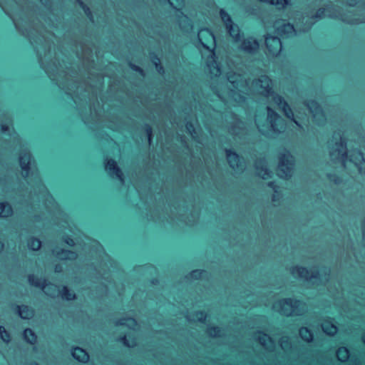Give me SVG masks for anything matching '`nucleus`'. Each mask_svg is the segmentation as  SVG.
I'll use <instances>...</instances> for the list:
<instances>
[{
    "instance_id": "nucleus-43",
    "label": "nucleus",
    "mask_w": 365,
    "mask_h": 365,
    "mask_svg": "<svg viewBox=\"0 0 365 365\" xmlns=\"http://www.w3.org/2000/svg\"><path fill=\"white\" fill-rule=\"evenodd\" d=\"M257 169L260 172H263L264 173V175H269V170L267 167L262 166V167L257 168Z\"/></svg>"
},
{
    "instance_id": "nucleus-16",
    "label": "nucleus",
    "mask_w": 365,
    "mask_h": 365,
    "mask_svg": "<svg viewBox=\"0 0 365 365\" xmlns=\"http://www.w3.org/2000/svg\"><path fill=\"white\" fill-rule=\"evenodd\" d=\"M22 338L24 341L30 345H35L37 342V335L35 331L30 328H25L22 332Z\"/></svg>"
},
{
    "instance_id": "nucleus-10",
    "label": "nucleus",
    "mask_w": 365,
    "mask_h": 365,
    "mask_svg": "<svg viewBox=\"0 0 365 365\" xmlns=\"http://www.w3.org/2000/svg\"><path fill=\"white\" fill-rule=\"evenodd\" d=\"M266 40H271L274 45H268L269 52L272 55H277L281 51L282 41L281 38L276 35H267Z\"/></svg>"
},
{
    "instance_id": "nucleus-3",
    "label": "nucleus",
    "mask_w": 365,
    "mask_h": 365,
    "mask_svg": "<svg viewBox=\"0 0 365 365\" xmlns=\"http://www.w3.org/2000/svg\"><path fill=\"white\" fill-rule=\"evenodd\" d=\"M103 163L105 171L111 179L116 180L121 183L124 182L122 169L114 158H106L103 160Z\"/></svg>"
},
{
    "instance_id": "nucleus-42",
    "label": "nucleus",
    "mask_w": 365,
    "mask_h": 365,
    "mask_svg": "<svg viewBox=\"0 0 365 365\" xmlns=\"http://www.w3.org/2000/svg\"><path fill=\"white\" fill-rule=\"evenodd\" d=\"M261 88L263 89V91L269 94L273 92L272 88L270 86L267 85L265 86H261Z\"/></svg>"
},
{
    "instance_id": "nucleus-32",
    "label": "nucleus",
    "mask_w": 365,
    "mask_h": 365,
    "mask_svg": "<svg viewBox=\"0 0 365 365\" xmlns=\"http://www.w3.org/2000/svg\"><path fill=\"white\" fill-rule=\"evenodd\" d=\"M325 8L324 7H320L319 8L316 13L312 15V19L314 20H320L322 19L324 17L325 14Z\"/></svg>"
},
{
    "instance_id": "nucleus-2",
    "label": "nucleus",
    "mask_w": 365,
    "mask_h": 365,
    "mask_svg": "<svg viewBox=\"0 0 365 365\" xmlns=\"http://www.w3.org/2000/svg\"><path fill=\"white\" fill-rule=\"evenodd\" d=\"M302 304V300L293 297H286L278 301L279 312L287 317L298 315L297 310Z\"/></svg>"
},
{
    "instance_id": "nucleus-37",
    "label": "nucleus",
    "mask_w": 365,
    "mask_h": 365,
    "mask_svg": "<svg viewBox=\"0 0 365 365\" xmlns=\"http://www.w3.org/2000/svg\"><path fill=\"white\" fill-rule=\"evenodd\" d=\"M267 187L272 189L274 192H278L279 185L275 181H269L267 182Z\"/></svg>"
},
{
    "instance_id": "nucleus-17",
    "label": "nucleus",
    "mask_w": 365,
    "mask_h": 365,
    "mask_svg": "<svg viewBox=\"0 0 365 365\" xmlns=\"http://www.w3.org/2000/svg\"><path fill=\"white\" fill-rule=\"evenodd\" d=\"M42 246V242L38 237L30 236L27 238L28 249L32 252H38Z\"/></svg>"
},
{
    "instance_id": "nucleus-22",
    "label": "nucleus",
    "mask_w": 365,
    "mask_h": 365,
    "mask_svg": "<svg viewBox=\"0 0 365 365\" xmlns=\"http://www.w3.org/2000/svg\"><path fill=\"white\" fill-rule=\"evenodd\" d=\"M56 255L61 259L66 260L70 259V257H76V253L71 250L62 248L56 252Z\"/></svg>"
},
{
    "instance_id": "nucleus-55",
    "label": "nucleus",
    "mask_w": 365,
    "mask_h": 365,
    "mask_svg": "<svg viewBox=\"0 0 365 365\" xmlns=\"http://www.w3.org/2000/svg\"><path fill=\"white\" fill-rule=\"evenodd\" d=\"M313 25H314V22H311V23H309V26H313Z\"/></svg>"
},
{
    "instance_id": "nucleus-9",
    "label": "nucleus",
    "mask_w": 365,
    "mask_h": 365,
    "mask_svg": "<svg viewBox=\"0 0 365 365\" xmlns=\"http://www.w3.org/2000/svg\"><path fill=\"white\" fill-rule=\"evenodd\" d=\"M31 158L30 153L26 151L23 155H20L18 158L20 168L25 177L28 176L31 171Z\"/></svg>"
},
{
    "instance_id": "nucleus-50",
    "label": "nucleus",
    "mask_w": 365,
    "mask_h": 365,
    "mask_svg": "<svg viewBox=\"0 0 365 365\" xmlns=\"http://www.w3.org/2000/svg\"><path fill=\"white\" fill-rule=\"evenodd\" d=\"M283 343L284 344L285 346H287L289 344V341L288 340L284 341Z\"/></svg>"
},
{
    "instance_id": "nucleus-13",
    "label": "nucleus",
    "mask_w": 365,
    "mask_h": 365,
    "mask_svg": "<svg viewBox=\"0 0 365 365\" xmlns=\"http://www.w3.org/2000/svg\"><path fill=\"white\" fill-rule=\"evenodd\" d=\"M29 284L32 287L39 289H44L48 284V280L46 278H40L34 274H30L27 277Z\"/></svg>"
},
{
    "instance_id": "nucleus-5",
    "label": "nucleus",
    "mask_w": 365,
    "mask_h": 365,
    "mask_svg": "<svg viewBox=\"0 0 365 365\" xmlns=\"http://www.w3.org/2000/svg\"><path fill=\"white\" fill-rule=\"evenodd\" d=\"M273 100L274 102L278 105L279 108L284 113L287 118L292 120L297 125H299L298 121L294 118L293 110L287 101L284 98V97L280 95H276Z\"/></svg>"
},
{
    "instance_id": "nucleus-40",
    "label": "nucleus",
    "mask_w": 365,
    "mask_h": 365,
    "mask_svg": "<svg viewBox=\"0 0 365 365\" xmlns=\"http://www.w3.org/2000/svg\"><path fill=\"white\" fill-rule=\"evenodd\" d=\"M337 353L339 354L344 355V356H346L349 354V349L346 346H341L339 348Z\"/></svg>"
},
{
    "instance_id": "nucleus-44",
    "label": "nucleus",
    "mask_w": 365,
    "mask_h": 365,
    "mask_svg": "<svg viewBox=\"0 0 365 365\" xmlns=\"http://www.w3.org/2000/svg\"><path fill=\"white\" fill-rule=\"evenodd\" d=\"M54 272L56 273H61L62 272V266L59 264H57L54 267Z\"/></svg>"
},
{
    "instance_id": "nucleus-24",
    "label": "nucleus",
    "mask_w": 365,
    "mask_h": 365,
    "mask_svg": "<svg viewBox=\"0 0 365 365\" xmlns=\"http://www.w3.org/2000/svg\"><path fill=\"white\" fill-rule=\"evenodd\" d=\"M142 135L143 136H145L147 138H148V140L149 143L151 142L152 139H153V128L152 126L148 124V123H145L143 128H142Z\"/></svg>"
},
{
    "instance_id": "nucleus-52",
    "label": "nucleus",
    "mask_w": 365,
    "mask_h": 365,
    "mask_svg": "<svg viewBox=\"0 0 365 365\" xmlns=\"http://www.w3.org/2000/svg\"><path fill=\"white\" fill-rule=\"evenodd\" d=\"M31 365H40L38 362L34 361Z\"/></svg>"
},
{
    "instance_id": "nucleus-20",
    "label": "nucleus",
    "mask_w": 365,
    "mask_h": 365,
    "mask_svg": "<svg viewBox=\"0 0 365 365\" xmlns=\"http://www.w3.org/2000/svg\"><path fill=\"white\" fill-rule=\"evenodd\" d=\"M207 274V270L204 269H195L190 272L186 276V278L193 280H199L203 278Z\"/></svg>"
},
{
    "instance_id": "nucleus-58",
    "label": "nucleus",
    "mask_w": 365,
    "mask_h": 365,
    "mask_svg": "<svg viewBox=\"0 0 365 365\" xmlns=\"http://www.w3.org/2000/svg\"><path fill=\"white\" fill-rule=\"evenodd\" d=\"M351 2L356 1V0H350Z\"/></svg>"
},
{
    "instance_id": "nucleus-33",
    "label": "nucleus",
    "mask_w": 365,
    "mask_h": 365,
    "mask_svg": "<svg viewBox=\"0 0 365 365\" xmlns=\"http://www.w3.org/2000/svg\"><path fill=\"white\" fill-rule=\"evenodd\" d=\"M128 66L133 71L140 74L142 76H145V71L140 66L135 65L132 62L128 63Z\"/></svg>"
},
{
    "instance_id": "nucleus-29",
    "label": "nucleus",
    "mask_w": 365,
    "mask_h": 365,
    "mask_svg": "<svg viewBox=\"0 0 365 365\" xmlns=\"http://www.w3.org/2000/svg\"><path fill=\"white\" fill-rule=\"evenodd\" d=\"M206 333L210 336H220L221 333V328L215 325L210 326L207 329Z\"/></svg>"
},
{
    "instance_id": "nucleus-18",
    "label": "nucleus",
    "mask_w": 365,
    "mask_h": 365,
    "mask_svg": "<svg viewBox=\"0 0 365 365\" xmlns=\"http://www.w3.org/2000/svg\"><path fill=\"white\" fill-rule=\"evenodd\" d=\"M14 212L11 204L7 201L0 202V217L6 218L12 215Z\"/></svg>"
},
{
    "instance_id": "nucleus-45",
    "label": "nucleus",
    "mask_w": 365,
    "mask_h": 365,
    "mask_svg": "<svg viewBox=\"0 0 365 365\" xmlns=\"http://www.w3.org/2000/svg\"><path fill=\"white\" fill-rule=\"evenodd\" d=\"M150 283L152 285H157L159 283V280L158 278L153 277V278L150 279Z\"/></svg>"
},
{
    "instance_id": "nucleus-41",
    "label": "nucleus",
    "mask_w": 365,
    "mask_h": 365,
    "mask_svg": "<svg viewBox=\"0 0 365 365\" xmlns=\"http://www.w3.org/2000/svg\"><path fill=\"white\" fill-rule=\"evenodd\" d=\"M0 130L3 133H6L10 130V127L7 123H1L0 125Z\"/></svg>"
},
{
    "instance_id": "nucleus-38",
    "label": "nucleus",
    "mask_w": 365,
    "mask_h": 365,
    "mask_svg": "<svg viewBox=\"0 0 365 365\" xmlns=\"http://www.w3.org/2000/svg\"><path fill=\"white\" fill-rule=\"evenodd\" d=\"M62 241L63 243L66 244L70 247L74 245V240L71 236L66 235L65 237L63 238Z\"/></svg>"
},
{
    "instance_id": "nucleus-8",
    "label": "nucleus",
    "mask_w": 365,
    "mask_h": 365,
    "mask_svg": "<svg viewBox=\"0 0 365 365\" xmlns=\"http://www.w3.org/2000/svg\"><path fill=\"white\" fill-rule=\"evenodd\" d=\"M71 353L73 359L79 363L86 364L89 361L90 356L88 351L79 346H73Z\"/></svg>"
},
{
    "instance_id": "nucleus-39",
    "label": "nucleus",
    "mask_w": 365,
    "mask_h": 365,
    "mask_svg": "<svg viewBox=\"0 0 365 365\" xmlns=\"http://www.w3.org/2000/svg\"><path fill=\"white\" fill-rule=\"evenodd\" d=\"M185 127L190 134L192 135L193 133H195V127L192 122H187Z\"/></svg>"
},
{
    "instance_id": "nucleus-31",
    "label": "nucleus",
    "mask_w": 365,
    "mask_h": 365,
    "mask_svg": "<svg viewBox=\"0 0 365 365\" xmlns=\"http://www.w3.org/2000/svg\"><path fill=\"white\" fill-rule=\"evenodd\" d=\"M116 341H117L118 342H119V343L122 344H123V345H124L125 346H126V347H129V348H130V347H133V346L135 345V344H134V343H133V345H130V344L129 341H128V339L127 336H126V334H123L120 335V336L117 338Z\"/></svg>"
},
{
    "instance_id": "nucleus-12",
    "label": "nucleus",
    "mask_w": 365,
    "mask_h": 365,
    "mask_svg": "<svg viewBox=\"0 0 365 365\" xmlns=\"http://www.w3.org/2000/svg\"><path fill=\"white\" fill-rule=\"evenodd\" d=\"M13 310L14 313L17 314L23 319H29L33 314V310L26 304H16Z\"/></svg>"
},
{
    "instance_id": "nucleus-28",
    "label": "nucleus",
    "mask_w": 365,
    "mask_h": 365,
    "mask_svg": "<svg viewBox=\"0 0 365 365\" xmlns=\"http://www.w3.org/2000/svg\"><path fill=\"white\" fill-rule=\"evenodd\" d=\"M267 113H268V115H267L268 120H269L271 124L273 125L274 123H275V121L277 120H278L280 118V116L276 111H274L272 108H271L269 107H267Z\"/></svg>"
},
{
    "instance_id": "nucleus-35",
    "label": "nucleus",
    "mask_w": 365,
    "mask_h": 365,
    "mask_svg": "<svg viewBox=\"0 0 365 365\" xmlns=\"http://www.w3.org/2000/svg\"><path fill=\"white\" fill-rule=\"evenodd\" d=\"M126 321H130L133 323L135 322V319L133 317H123L116 320L115 324L116 326H124Z\"/></svg>"
},
{
    "instance_id": "nucleus-15",
    "label": "nucleus",
    "mask_w": 365,
    "mask_h": 365,
    "mask_svg": "<svg viewBox=\"0 0 365 365\" xmlns=\"http://www.w3.org/2000/svg\"><path fill=\"white\" fill-rule=\"evenodd\" d=\"M276 31L281 37H287L295 31V27L292 23L286 22L278 27Z\"/></svg>"
},
{
    "instance_id": "nucleus-27",
    "label": "nucleus",
    "mask_w": 365,
    "mask_h": 365,
    "mask_svg": "<svg viewBox=\"0 0 365 365\" xmlns=\"http://www.w3.org/2000/svg\"><path fill=\"white\" fill-rule=\"evenodd\" d=\"M76 1L79 5V6L83 10L86 16L91 19L93 18V14L90 7L87 4H86L83 1V0H76Z\"/></svg>"
},
{
    "instance_id": "nucleus-6",
    "label": "nucleus",
    "mask_w": 365,
    "mask_h": 365,
    "mask_svg": "<svg viewBox=\"0 0 365 365\" xmlns=\"http://www.w3.org/2000/svg\"><path fill=\"white\" fill-rule=\"evenodd\" d=\"M259 46V43L257 39L254 37H250L244 39L240 45V49L246 53H255Z\"/></svg>"
},
{
    "instance_id": "nucleus-1",
    "label": "nucleus",
    "mask_w": 365,
    "mask_h": 365,
    "mask_svg": "<svg viewBox=\"0 0 365 365\" xmlns=\"http://www.w3.org/2000/svg\"><path fill=\"white\" fill-rule=\"evenodd\" d=\"M289 272L294 277H299L307 282H311L313 280L317 281L320 279L318 270H310L307 267L302 265L292 267Z\"/></svg>"
},
{
    "instance_id": "nucleus-14",
    "label": "nucleus",
    "mask_w": 365,
    "mask_h": 365,
    "mask_svg": "<svg viewBox=\"0 0 365 365\" xmlns=\"http://www.w3.org/2000/svg\"><path fill=\"white\" fill-rule=\"evenodd\" d=\"M59 297L64 301L72 302L77 299L76 294L71 290L68 286L63 285L58 291Z\"/></svg>"
},
{
    "instance_id": "nucleus-57",
    "label": "nucleus",
    "mask_w": 365,
    "mask_h": 365,
    "mask_svg": "<svg viewBox=\"0 0 365 365\" xmlns=\"http://www.w3.org/2000/svg\"><path fill=\"white\" fill-rule=\"evenodd\" d=\"M349 6H354V4L350 3V4H349Z\"/></svg>"
},
{
    "instance_id": "nucleus-49",
    "label": "nucleus",
    "mask_w": 365,
    "mask_h": 365,
    "mask_svg": "<svg viewBox=\"0 0 365 365\" xmlns=\"http://www.w3.org/2000/svg\"><path fill=\"white\" fill-rule=\"evenodd\" d=\"M184 140H185V138L182 135H179L178 138V141L182 142Z\"/></svg>"
},
{
    "instance_id": "nucleus-26",
    "label": "nucleus",
    "mask_w": 365,
    "mask_h": 365,
    "mask_svg": "<svg viewBox=\"0 0 365 365\" xmlns=\"http://www.w3.org/2000/svg\"><path fill=\"white\" fill-rule=\"evenodd\" d=\"M336 145L338 148L344 149V150L341 153V157L343 159H346L348 156L347 151L345 150L346 148V142L345 138H341L339 141L336 142Z\"/></svg>"
},
{
    "instance_id": "nucleus-11",
    "label": "nucleus",
    "mask_w": 365,
    "mask_h": 365,
    "mask_svg": "<svg viewBox=\"0 0 365 365\" xmlns=\"http://www.w3.org/2000/svg\"><path fill=\"white\" fill-rule=\"evenodd\" d=\"M225 154L229 161L230 166L232 169H235L237 167H238L239 162L242 158V156L232 148L226 149Z\"/></svg>"
},
{
    "instance_id": "nucleus-53",
    "label": "nucleus",
    "mask_w": 365,
    "mask_h": 365,
    "mask_svg": "<svg viewBox=\"0 0 365 365\" xmlns=\"http://www.w3.org/2000/svg\"><path fill=\"white\" fill-rule=\"evenodd\" d=\"M4 246L2 242L0 240V249L2 248Z\"/></svg>"
},
{
    "instance_id": "nucleus-51",
    "label": "nucleus",
    "mask_w": 365,
    "mask_h": 365,
    "mask_svg": "<svg viewBox=\"0 0 365 365\" xmlns=\"http://www.w3.org/2000/svg\"><path fill=\"white\" fill-rule=\"evenodd\" d=\"M256 83H262V80L260 78H257L255 80Z\"/></svg>"
},
{
    "instance_id": "nucleus-36",
    "label": "nucleus",
    "mask_w": 365,
    "mask_h": 365,
    "mask_svg": "<svg viewBox=\"0 0 365 365\" xmlns=\"http://www.w3.org/2000/svg\"><path fill=\"white\" fill-rule=\"evenodd\" d=\"M307 106L310 109L313 108H314L315 110H317L321 108L319 103L316 100L309 101Z\"/></svg>"
},
{
    "instance_id": "nucleus-21",
    "label": "nucleus",
    "mask_w": 365,
    "mask_h": 365,
    "mask_svg": "<svg viewBox=\"0 0 365 365\" xmlns=\"http://www.w3.org/2000/svg\"><path fill=\"white\" fill-rule=\"evenodd\" d=\"M299 334L302 339L306 343H311L313 340V333L312 330L307 327H302L299 329Z\"/></svg>"
},
{
    "instance_id": "nucleus-19",
    "label": "nucleus",
    "mask_w": 365,
    "mask_h": 365,
    "mask_svg": "<svg viewBox=\"0 0 365 365\" xmlns=\"http://www.w3.org/2000/svg\"><path fill=\"white\" fill-rule=\"evenodd\" d=\"M337 329L338 328L336 325L333 323L331 319L326 320L324 326L323 327V331L327 335L334 336L336 334Z\"/></svg>"
},
{
    "instance_id": "nucleus-30",
    "label": "nucleus",
    "mask_w": 365,
    "mask_h": 365,
    "mask_svg": "<svg viewBox=\"0 0 365 365\" xmlns=\"http://www.w3.org/2000/svg\"><path fill=\"white\" fill-rule=\"evenodd\" d=\"M195 315L197 317V321L200 323H205L208 316L205 310H199L195 312Z\"/></svg>"
},
{
    "instance_id": "nucleus-48",
    "label": "nucleus",
    "mask_w": 365,
    "mask_h": 365,
    "mask_svg": "<svg viewBox=\"0 0 365 365\" xmlns=\"http://www.w3.org/2000/svg\"><path fill=\"white\" fill-rule=\"evenodd\" d=\"M260 335H262L263 337H268L270 340H271V338L268 336V334L267 333H265L264 331H259L258 332Z\"/></svg>"
},
{
    "instance_id": "nucleus-25",
    "label": "nucleus",
    "mask_w": 365,
    "mask_h": 365,
    "mask_svg": "<svg viewBox=\"0 0 365 365\" xmlns=\"http://www.w3.org/2000/svg\"><path fill=\"white\" fill-rule=\"evenodd\" d=\"M0 339L6 344H9L11 340L10 332L2 325H0Z\"/></svg>"
},
{
    "instance_id": "nucleus-34",
    "label": "nucleus",
    "mask_w": 365,
    "mask_h": 365,
    "mask_svg": "<svg viewBox=\"0 0 365 365\" xmlns=\"http://www.w3.org/2000/svg\"><path fill=\"white\" fill-rule=\"evenodd\" d=\"M327 178L329 180L330 182L336 185H339L341 182V177L336 174L329 173L327 175Z\"/></svg>"
},
{
    "instance_id": "nucleus-47",
    "label": "nucleus",
    "mask_w": 365,
    "mask_h": 365,
    "mask_svg": "<svg viewBox=\"0 0 365 365\" xmlns=\"http://www.w3.org/2000/svg\"><path fill=\"white\" fill-rule=\"evenodd\" d=\"M200 43L202 46V47L207 50H210L212 52H214V50L213 49H210V47L205 43H203L202 41H200Z\"/></svg>"
},
{
    "instance_id": "nucleus-46",
    "label": "nucleus",
    "mask_w": 365,
    "mask_h": 365,
    "mask_svg": "<svg viewBox=\"0 0 365 365\" xmlns=\"http://www.w3.org/2000/svg\"><path fill=\"white\" fill-rule=\"evenodd\" d=\"M362 239L365 242V221L362 222Z\"/></svg>"
},
{
    "instance_id": "nucleus-23",
    "label": "nucleus",
    "mask_w": 365,
    "mask_h": 365,
    "mask_svg": "<svg viewBox=\"0 0 365 365\" xmlns=\"http://www.w3.org/2000/svg\"><path fill=\"white\" fill-rule=\"evenodd\" d=\"M152 61L153 64L154 65L155 68H156L157 71L159 73H163L165 72V68L163 65L160 62V59L158 57L157 54L155 53H153L151 54Z\"/></svg>"
},
{
    "instance_id": "nucleus-56",
    "label": "nucleus",
    "mask_w": 365,
    "mask_h": 365,
    "mask_svg": "<svg viewBox=\"0 0 365 365\" xmlns=\"http://www.w3.org/2000/svg\"><path fill=\"white\" fill-rule=\"evenodd\" d=\"M66 94H67L68 96H71V93H67Z\"/></svg>"
},
{
    "instance_id": "nucleus-4",
    "label": "nucleus",
    "mask_w": 365,
    "mask_h": 365,
    "mask_svg": "<svg viewBox=\"0 0 365 365\" xmlns=\"http://www.w3.org/2000/svg\"><path fill=\"white\" fill-rule=\"evenodd\" d=\"M219 13L226 30L230 33L232 38L237 41L240 38V33L238 27L235 26L231 16L224 9H221Z\"/></svg>"
},
{
    "instance_id": "nucleus-7",
    "label": "nucleus",
    "mask_w": 365,
    "mask_h": 365,
    "mask_svg": "<svg viewBox=\"0 0 365 365\" xmlns=\"http://www.w3.org/2000/svg\"><path fill=\"white\" fill-rule=\"evenodd\" d=\"M291 154L289 151L279 155V170L285 176H289L290 174L291 169L289 166L291 165L289 160Z\"/></svg>"
},
{
    "instance_id": "nucleus-54",
    "label": "nucleus",
    "mask_w": 365,
    "mask_h": 365,
    "mask_svg": "<svg viewBox=\"0 0 365 365\" xmlns=\"http://www.w3.org/2000/svg\"><path fill=\"white\" fill-rule=\"evenodd\" d=\"M359 154L360 156H361V157L363 156V154H362V153L361 151H359Z\"/></svg>"
},
{
    "instance_id": "nucleus-59",
    "label": "nucleus",
    "mask_w": 365,
    "mask_h": 365,
    "mask_svg": "<svg viewBox=\"0 0 365 365\" xmlns=\"http://www.w3.org/2000/svg\"><path fill=\"white\" fill-rule=\"evenodd\" d=\"M41 1H42V0H40Z\"/></svg>"
}]
</instances>
